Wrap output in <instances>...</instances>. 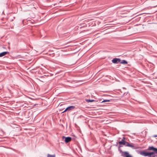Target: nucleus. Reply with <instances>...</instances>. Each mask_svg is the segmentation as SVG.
Segmentation results:
<instances>
[{
    "instance_id": "obj_1",
    "label": "nucleus",
    "mask_w": 157,
    "mask_h": 157,
    "mask_svg": "<svg viewBox=\"0 0 157 157\" xmlns=\"http://www.w3.org/2000/svg\"><path fill=\"white\" fill-rule=\"evenodd\" d=\"M148 150L147 149L146 150H144L140 152V154L144 156H149V157H151V156H152V154L153 153L148 152L147 151Z\"/></svg>"
},
{
    "instance_id": "obj_2",
    "label": "nucleus",
    "mask_w": 157,
    "mask_h": 157,
    "mask_svg": "<svg viewBox=\"0 0 157 157\" xmlns=\"http://www.w3.org/2000/svg\"><path fill=\"white\" fill-rule=\"evenodd\" d=\"M147 149L148 150L153 151L151 152L153 153L152 155H153L155 154H157V148H155L153 146H149L148 147Z\"/></svg>"
},
{
    "instance_id": "obj_3",
    "label": "nucleus",
    "mask_w": 157,
    "mask_h": 157,
    "mask_svg": "<svg viewBox=\"0 0 157 157\" xmlns=\"http://www.w3.org/2000/svg\"><path fill=\"white\" fill-rule=\"evenodd\" d=\"M126 146L131 147L133 149H137L139 148V146L138 145L133 143L130 144L129 143L126 144Z\"/></svg>"
},
{
    "instance_id": "obj_4",
    "label": "nucleus",
    "mask_w": 157,
    "mask_h": 157,
    "mask_svg": "<svg viewBox=\"0 0 157 157\" xmlns=\"http://www.w3.org/2000/svg\"><path fill=\"white\" fill-rule=\"evenodd\" d=\"M119 150L121 153V156L124 157H132L131 155H129V153L127 151H123L121 150H120L119 148Z\"/></svg>"
},
{
    "instance_id": "obj_5",
    "label": "nucleus",
    "mask_w": 157,
    "mask_h": 157,
    "mask_svg": "<svg viewBox=\"0 0 157 157\" xmlns=\"http://www.w3.org/2000/svg\"><path fill=\"white\" fill-rule=\"evenodd\" d=\"M121 61V60L119 58H114L112 60V62L113 63L115 64H117Z\"/></svg>"
},
{
    "instance_id": "obj_6",
    "label": "nucleus",
    "mask_w": 157,
    "mask_h": 157,
    "mask_svg": "<svg viewBox=\"0 0 157 157\" xmlns=\"http://www.w3.org/2000/svg\"><path fill=\"white\" fill-rule=\"evenodd\" d=\"M128 143V142L123 140H121V141H119L118 143L120 145L119 146V148L121 147V146H120L121 145H124L126 146V144H127V143Z\"/></svg>"
},
{
    "instance_id": "obj_7",
    "label": "nucleus",
    "mask_w": 157,
    "mask_h": 157,
    "mask_svg": "<svg viewBox=\"0 0 157 157\" xmlns=\"http://www.w3.org/2000/svg\"><path fill=\"white\" fill-rule=\"evenodd\" d=\"M63 138H65V141L66 143H67L69 142H70L71 140V137H65L64 136H63L62 137Z\"/></svg>"
},
{
    "instance_id": "obj_8",
    "label": "nucleus",
    "mask_w": 157,
    "mask_h": 157,
    "mask_svg": "<svg viewBox=\"0 0 157 157\" xmlns=\"http://www.w3.org/2000/svg\"><path fill=\"white\" fill-rule=\"evenodd\" d=\"M75 108V106H69L66 108V110H67V111H69L70 110L74 109Z\"/></svg>"
},
{
    "instance_id": "obj_9",
    "label": "nucleus",
    "mask_w": 157,
    "mask_h": 157,
    "mask_svg": "<svg viewBox=\"0 0 157 157\" xmlns=\"http://www.w3.org/2000/svg\"><path fill=\"white\" fill-rule=\"evenodd\" d=\"M9 52H4L1 53H0V57H2L7 54H9Z\"/></svg>"
},
{
    "instance_id": "obj_10",
    "label": "nucleus",
    "mask_w": 157,
    "mask_h": 157,
    "mask_svg": "<svg viewBox=\"0 0 157 157\" xmlns=\"http://www.w3.org/2000/svg\"><path fill=\"white\" fill-rule=\"evenodd\" d=\"M120 63H121L123 64H126L128 63V62L124 60H122Z\"/></svg>"
},
{
    "instance_id": "obj_11",
    "label": "nucleus",
    "mask_w": 157,
    "mask_h": 157,
    "mask_svg": "<svg viewBox=\"0 0 157 157\" xmlns=\"http://www.w3.org/2000/svg\"><path fill=\"white\" fill-rule=\"evenodd\" d=\"M86 101L87 102H93L94 101V100H90V99H86Z\"/></svg>"
},
{
    "instance_id": "obj_12",
    "label": "nucleus",
    "mask_w": 157,
    "mask_h": 157,
    "mask_svg": "<svg viewBox=\"0 0 157 157\" xmlns=\"http://www.w3.org/2000/svg\"><path fill=\"white\" fill-rule=\"evenodd\" d=\"M110 100L105 99L104 100L101 102H109L110 101Z\"/></svg>"
},
{
    "instance_id": "obj_13",
    "label": "nucleus",
    "mask_w": 157,
    "mask_h": 157,
    "mask_svg": "<svg viewBox=\"0 0 157 157\" xmlns=\"http://www.w3.org/2000/svg\"><path fill=\"white\" fill-rule=\"evenodd\" d=\"M55 155H51L49 154H48L47 157H55Z\"/></svg>"
},
{
    "instance_id": "obj_14",
    "label": "nucleus",
    "mask_w": 157,
    "mask_h": 157,
    "mask_svg": "<svg viewBox=\"0 0 157 157\" xmlns=\"http://www.w3.org/2000/svg\"><path fill=\"white\" fill-rule=\"evenodd\" d=\"M67 111V110H66V109L62 113H64V112H66Z\"/></svg>"
},
{
    "instance_id": "obj_15",
    "label": "nucleus",
    "mask_w": 157,
    "mask_h": 157,
    "mask_svg": "<svg viewBox=\"0 0 157 157\" xmlns=\"http://www.w3.org/2000/svg\"><path fill=\"white\" fill-rule=\"evenodd\" d=\"M125 138L124 137H123V138H122V140H125Z\"/></svg>"
},
{
    "instance_id": "obj_16",
    "label": "nucleus",
    "mask_w": 157,
    "mask_h": 157,
    "mask_svg": "<svg viewBox=\"0 0 157 157\" xmlns=\"http://www.w3.org/2000/svg\"><path fill=\"white\" fill-rule=\"evenodd\" d=\"M153 136V137H157V135H154Z\"/></svg>"
},
{
    "instance_id": "obj_17",
    "label": "nucleus",
    "mask_w": 157,
    "mask_h": 157,
    "mask_svg": "<svg viewBox=\"0 0 157 157\" xmlns=\"http://www.w3.org/2000/svg\"><path fill=\"white\" fill-rule=\"evenodd\" d=\"M152 157H155V156H153Z\"/></svg>"
},
{
    "instance_id": "obj_18",
    "label": "nucleus",
    "mask_w": 157,
    "mask_h": 157,
    "mask_svg": "<svg viewBox=\"0 0 157 157\" xmlns=\"http://www.w3.org/2000/svg\"><path fill=\"white\" fill-rule=\"evenodd\" d=\"M123 88L124 89H125V88H124V87H123Z\"/></svg>"
}]
</instances>
